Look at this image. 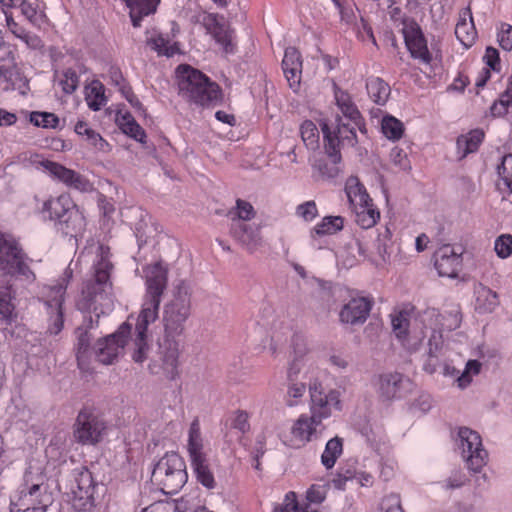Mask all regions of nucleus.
Instances as JSON below:
<instances>
[{"label": "nucleus", "instance_id": "f257e3e1", "mask_svg": "<svg viewBox=\"0 0 512 512\" xmlns=\"http://www.w3.org/2000/svg\"><path fill=\"white\" fill-rule=\"evenodd\" d=\"M192 311V288L185 281H179L173 290L172 299L164 305V337L160 344L162 371L166 378L174 380L179 375L180 337Z\"/></svg>", "mask_w": 512, "mask_h": 512}, {"label": "nucleus", "instance_id": "f03ea898", "mask_svg": "<svg viewBox=\"0 0 512 512\" xmlns=\"http://www.w3.org/2000/svg\"><path fill=\"white\" fill-rule=\"evenodd\" d=\"M143 277L145 294L136 322L134 339L136 350L132 355L133 360L138 363L146 359L148 326L158 318L161 300L167 288L168 268L162 261H155L143 268Z\"/></svg>", "mask_w": 512, "mask_h": 512}, {"label": "nucleus", "instance_id": "7ed1b4c3", "mask_svg": "<svg viewBox=\"0 0 512 512\" xmlns=\"http://www.w3.org/2000/svg\"><path fill=\"white\" fill-rule=\"evenodd\" d=\"M179 94L199 106L217 105L222 102L221 87L201 71L187 64L176 69Z\"/></svg>", "mask_w": 512, "mask_h": 512}, {"label": "nucleus", "instance_id": "20e7f679", "mask_svg": "<svg viewBox=\"0 0 512 512\" xmlns=\"http://www.w3.org/2000/svg\"><path fill=\"white\" fill-rule=\"evenodd\" d=\"M113 269L109 258H99L94 265L95 282H89L82 290L77 307L82 311H93L97 316L104 313L100 307L112 308V300L108 288H111L110 274Z\"/></svg>", "mask_w": 512, "mask_h": 512}, {"label": "nucleus", "instance_id": "39448f33", "mask_svg": "<svg viewBox=\"0 0 512 512\" xmlns=\"http://www.w3.org/2000/svg\"><path fill=\"white\" fill-rule=\"evenodd\" d=\"M37 209L45 219L65 225V228L71 232H80L86 226L83 212L69 193H61L56 197L51 196L42 201Z\"/></svg>", "mask_w": 512, "mask_h": 512}, {"label": "nucleus", "instance_id": "423d86ee", "mask_svg": "<svg viewBox=\"0 0 512 512\" xmlns=\"http://www.w3.org/2000/svg\"><path fill=\"white\" fill-rule=\"evenodd\" d=\"M186 451L197 481L207 489H214L216 482L210 468L208 454L205 450L204 438L198 417L192 420L187 431Z\"/></svg>", "mask_w": 512, "mask_h": 512}, {"label": "nucleus", "instance_id": "0eeeda50", "mask_svg": "<svg viewBox=\"0 0 512 512\" xmlns=\"http://www.w3.org/2000/svg\"><path fill=\"white\" fill-rule=\"evenodd\" d=\"M152 480L164 494L178 493L188 480L184 459L176 452H167L155 465Z\"/></svg>", "mask_w": 512, "mask_h": 512}, {"label": "nucleus", "instance_id": "6e6552de", "mask_svg": "<svg viewBox=\"0 0 512 512\" xmlns=\"http://www.w3.org/2000/svg\"><path fill=\"white\" fill-rule=\"evenodd\" d=\"M68 280L62 278L54 285H45L40 291V300L44 304L47 315V330L49 335H58L64 327L65 294Z\"/></svg>", "mask_w": 512, "mask_h": 512}, {"label": "nucleus", "instance_id": "1a4fd4ad", "mask_svg": "<svg viewBox=\"0 0 512 512\" xmlns=\"http://www.w3.org/2000/svg\"><path fill=\"white\" fill-rule=\"evenodd\" d=\"M356 130L358 127L351 122H342L340 117L337 118V126L334 130H331L328 124H323L325 151L333 163H338L341 160L340 147H354L357 144Z\"/></svg>", "mask_w": 512, "mask_h": 512}, {"label": "nucleus", "instance_id": "9d476101", "mask_svg": "<svg viewBox=\"0 0 512 512\" xmlns=\"http://www.w3.org/2000/svg\"><path fill=\"white\" fill-rule=\"evenodd\" d=\"M106 423L90 409H82L74 424V438L82 445H95L102 440Z\"/></svg>", "mask_w": 512, "mask_h": 512}, {"label": "nucleus", "instance_id": "9b49d317", "mask_svg": "<svg viewBox=\"0 0 512 512\" xmlns=\"http://www.w3.org/2000/svg\"><path fill=\"white\" fill-rule=\"evenodd\" d=\"M401 32L410 56L421 64L430 65L433 56L419 24L413 19H406L403 21Z\"/></svg>", "mask_w": 512, "mask_h": 512}, {"label": "nucleus", "instance_id": "f8f14e48", "mask_svg": "<svg viewBox=\"0 0 512 512\" xmlns=\"http://www.w3.org/2000/svg\"><path fill=\"white\" fill-rule=\"evenodd\" d=\"M458 436L468 468L479 472L486 465L488 459V453L482 446L480 435L476 431L462 427L459 429Z\"/></svg>", "mask_w": 512, "mask_h": 512}, {"label": "nucleus", "instance_id": "ddd939ff", "mask_svg": "<svg viewBox=\"0 0 512 512\" xmlns=\"http://www.w3.org/2000/svg\"><path fill=\"white\" fill-rule=\"evenodd\" d=\"M311 404V416L322 423L324 419L332 415L333 409H341L340 393L336 390H329L324 392L321 383L314 382L309 387Z\"/></svg>", "mask_w": 512, "mask_h": 512}, {"label": "nucleus", "instance_id": "4468645a", "mask_svg": "<svg viewBox=\"0 0 512 512\" xmlns=\"http://www.w3.org/2000/svg\"><path fill=\"white\" fill-rule=\"evenodd\" d=\"M130 332L131 326L123 323L115 333L99 340L94 352L96 359L105 365L112 364L123 352Z\"/></svg>", "mask_w": 512, "mask_h": 512}, {"label": "nucleus", "instance_id": "2eb2a0df", "mask_svg": "<svg viewBox=\"0 0 512 512\" xmlns=\"http://www.w3.org/2000/svg\"><path fill=\"white\" fill-rule=\"evenodd\" d=\"M39 166L53 180L64 184L68 188H72L81 192H88L92 189L90 181L79 172L67 168L66 166L51 160H42Z\"/></svg>", "mask_w": 512, "mask_h": 512}, {"label": "nucleus", "instance_id": "dca6fc26", "mask_svg": "<svg viewBox=\"0 0 512 512\" xmlns=\"http://www.w3.org/2000/svg\"><path fill=\"white\" fill-rule=\"evenodd\" d=\"M323 429V424L313 416L301 414L291 427L290 439L287 444L292 448H301L317 438Z\"/></svg>", "mask_w": 512, "mask_h": 512}, {"label": "nucleus", "instance_id": "f3484780", "mask_svg": "<svg viewBox=\"0 0 512 512\" xmlns=\"http://www.w3.org/2000/svg\"><path fill=\"white\" fill-rule=\"evenodd\" d=\"M334 98L336 105L342 115L361 132L366 131L365 119L359 111L357 105L353 101L352 96L338 86H334Z\"/></svg>", "mask_w": 512, "mask_h": 512}, {"label": "nucleus", "instance_id": "a211bd4d", "mask_svg": "<svg viewBox=\"0 0 512 512\" xmlns=\"http://www.w3.org/2000/svg\"><path fill=\"white\" fill-rule=\"evenodd\" d=\"M372 307L371 301L359 297L351 299L340 311V320L348 324L364 323Z\"/></svg>", "mask_w": 512, "mask_h": 512}, {"label": "nucleus", "instance_id": "6ab92c4d", "mask_svg": "<svg viewBox=\"0 0 512 512\" xmlns=\"http://www.w3.org/2000/svg\"><path fill=\"white\" fill-rule=\"evenodd\" d=\"M282 69L289 86L294 90L297 89L301 81L302 59L300 52L296 48H286L282 60Z\"/></svg>", "mask_w": 512, "mask_h": 512}, {"label": "nucleus", "instance_id": "aec40b11", "mask_svg": "<svg viewBox=\"0 0 512 512\" xmlns=\"http://www.w3.org/2000/svg\"><path fill=\"white\" fill-rule=\"evenodd\" d=\"M455 35L460 43L466 48H469L474 44L477 38V30L474 25L470 6L459 12V18L455 27Z\"/></svg>", "mask_w": 512, "mask_h": 512}, {"label": "nucleus", "instance_id": "412c9836", "mask_svg": "<svg viewBox=\"0 0 512 512\" xmlns=\"http://www.w3.org/2000/svg\"><path fill=\"white\" fill-rule=\"evenodd\" d=\"M145 42L158 56L173 57L180 51L177 42H172L168 34L161 33L157 30L147 31Z\"/></svg>", "mask_w": 512, "mask_h": 512}, {"label": "nucleus", "instance_id": "4be33fe9", "mask_svg": "<svg viewBox=\"0 0 512 512\" xmlns=\"http://www.w3.org/2000/svg\"><path fill=\"white\" fill-rule=\"evenodd\" d=\"M475 311L479 314H490L500 304L499 295L482 283L474 285Z\"/></svg>", "mask_w": 512, "mask_h": 512}, {"label": "nucleus", "instance_id": "5701e85b", "mask_svg": "<svg viewBox=\"0 0 512 512\" xmlns=\"http://www.w3.org/2000/svg\"><path fill=\"white\" fill-rule=\"evenodd\" d=\"M355 214L356 223L363 229L374 227L380 220V211L374 205L372 198L366 203H360L351 208Z\"/></svg>", "mask_w": 512, "mask_h": 512}, {"label": "nucleus", "instance_id": "b1692460", "mask_svg": "<svg viewBox=\"0 0 512 512\" xmlns=\"http://www.w3.org/2000/svg\"><path fill=\"white\" fill-rule=\"evenodd\" d=\"M5 20H6V26L9 29V31L18 39H20L22 42L25 43V45L30 49H40L43 46V42L41 38L33 34L29 31H27L23 26H21L19 23H17L12 13L5 12Z\"/></svg>", "mask_w": 512, "mask_h": 512}, {"label": "nucleus", "instance_id": "393cba45", "mask_svg": "<svg viewBox=\"0 0 512 512\" xmlns=\"http://www.w3.org/2000/svg\"><path fill=\"white\" fill-rule=\"evenodd\" d=\"M75 133L85 138L87 144L100 152H109V143L95 130H93L86 121L79 120L74 126Z\"/></svg>", "mask_w": 512, "mask_h": 512}, {"label": "nucleus", "instance_id": "a878e982", "mask_svg": "<svg viewBox=\"0 0 512 512\" xmlns=\"http://www.w3.org/2000/svg\"><path fill=\"white\" fill-rule=\"evenodd\" d=\"M75 484L76 488L73 489V493L76 496L80 499H93L95 482L92 473L86 467H82L76 471Z\"/></svg>", "mask_w": 512, "mask_h": 512}, {"label": "nucleus", "instance_id": "bb28decb", "mask_svg": "<svg viewBox=\"0 0 512 512\" xmlns=\"http://www.w3.org/2000/svg\"><path fill=\"white\" fill-rule=\"evenodd\" d=\"M300 371L297 360L293 361L288 369V389H287V404L295 406L306 392V385L302 382H294Z\"/></svg>", "mask_w": 512, "mask_h": 512}, {"label": "nucleus", "instance_id": "cd10ccee", "mask_svg": "<svg viewBox=\"0 0 512 512\" xmlns=\"http://www.w3.org/2000/svg\"><path fill=\"white\" fill-rule=\"evenodd\" d=\"M463 258H435L434 266L439 276L448 278H460L462 281L468 280V275L462 271Z\"/></svg>", "mask_w": 512, "mask_h": 512}, {"label": "nucleus", "instance_id": "c85d7f7f", "mask_svg": "<svg viewBox=\"0 0 512 512\" xmlns=\"http://www.w3.org/2000/svg\"><path fill=\"white\" fill-rule=\"evenodd\" d=\"M116 122L124 134L138 142H145L147 136L144 129L136 122L135 118L129 112L118 114Z\"/></svg>", "mask_w": 512, "mask_h": 512}, {"label": "nucleus", "instance_id": "c756f323", "mask_svg": "<svg viewBox=\"0 0 512 512\" xmlns=\"http://www.w3.org/2000/svg\"><path fill=\"white\" fill-rule=\"evenodd\" d=\"M366 89L369 98L378 105H384L391 94L389 84L379 77L368 78Z\"/></svg>", "mask_w": 512, "mask_h": 512}, {"label": "nucleus", "instance_id": "7c9ffc66", "mask_svg": "<svg viewBox=\"0 0 512 512\" xmlns=\"http://www.w3.org/2000/svg\"><path fill=\"white\" fill-rule=\"evenodd\" d=\"M345 193L347 195L350 207H354L360 203H366L371 197L365 186L356 176H350L345 183Z\"/></svg>", "mask_w": 512, "mask_h": 512}, {"label": "nucleus", "instance_id": "2f4dec72", "mask_svg": "<svg viewBox=\"0 0 512 512\" xmlns=\"http://www.w3.org/2000/svg\"><path fill=\"white\" fill-rule=\"evenodd\" d=\"M403 376L400 373H387L379 377V393L386 400L398 396Z\"/></svg>", "mask_w": 512, "mask_h": 512}, {"label": "nucleus", "instance_id": "473e14b6", "mask_svg": "<svg viewBox=\"0 0 512 512\" xmlns=\"http://www.w3.org/2000/svg\"><path fill=\"white\" fill-rule=\"evenodd\" d=\"M85 101L93 111H99L106 105L105 87L100 81H93L85 88Z\"/></svg>", "mask_w": 512, "mask_h": 512}, {"label": "nucleus", "instance_id": "72a5a7b5", "mask_svg": "<svg viewBox=\"0 0 512 512\" xmlns=\"http://www.w3.org/2000/svg\"><path fill=\"white\" fill-rule=\"evenodd\" d=\"M484 139V132L480 129H474L465 135L457 138V148L462 152V157L476 152Z\"/></svg>", "mask_w": 512, "mask_h": 512}, {"label": "nucleus", "instance_id": "f704fd0d", "mask_svg": "<svg viewBox=\"0 0 512 512\" xmlns=\"http://www.w3.org/2000/svg\"><path fill=\"white\" fill-rule=\"evenodd\" d=\"M343 452V441L339 437H334L325 445V449L321 455V463L326 469L334 467L337 459Z\"/></svg>", "mask_w": 512, "mask_h": 512}, {"label": "nucleus", "instance_id": "c9c22d12", "mask_svg": "<svg viewBox=\"0 0 512 512\" xmlns=\"http://www.w3.org/2000/svg\"><path fill=\"white\" fill-rule=\"evenodd\" d=\"M16 318L15 306L11 302L10 287L0 284V319L10 325Z\"/></svg>", "mask_w": 512, "mask_h": 512}, {"label": "nucleus", "instance_id": "e433bc0d", "mask_svg": "<svg viewBox=\"0 0 512 512\" xmlns=\"http://www.w3.org/2000/svg\"><path fill=\"white\" fill-rule=\"evenodd\" d=\"M344 227V218L342 216H325L317 223L313 232L318 236L333 235L341 231Z\"/></svg>", "mask_w": 512, "mask_h": 512}, {"label": "nucleus", "instance_id": "4c0bfd02", "mask_svg": "<svg viewBox=\"0 0 512 512\" xmlns=\"http://www.w3.org/2000/svg\"><path fill=\"white\" fill-rule=\"evenodd\" d=\"M77 362L78 367L81 370H85L86 361L90 354V346L92 341V336L87 330H82L78 328L77 331Z\"/></svg>", "mask_w": 512, "mask_h": 512}, {"label": "nucleus", "instance_id": "58836bf2", "mask_svg": "<svg viewBox=\"0 0 512 512\" xmlns=\"http://www.w3.org/2000/svg\"><path fill=\"white\" fill-rule=\"evenodd\" d=\"M381 130L387 139L397 141L403 136L404 125L397 118L387 115L382 118Z\"/></svg>", "mask_w": 512, "mask_h": 512}, {"label": "nucleus", "instance_id": "ea45409f", "mask_svg": "<svg viewBox=\"0 0 512 512\" xmlns=\"http://www.w3.org/2000/svg\"><path fill=\"white\" fill-rule=\"evenodd\" d=\"M512 106V75L508 77L507 86L499 99L495 101L490 110L493 116H503L508 112V108Z\"/></svg>", "mask_w": 512, "mask_h": 512}, {"label": "nucleus", "instance_id": "a19ab883", "mask_svg": "<svg viewBox=\"0 0 512 512\" xmlns=\"http://www.w3.org/2000/svg\"><path fill=\"white\" fill-rule=\"evenodd\" d=\"M256 215V211L252 204L246 200L238 198L236 200V205L232 209L229 210L228 216L231 220H239V221H250Z\"/></svg>", "mask_w": 512, "mask_h": 512}, {"label": "nucleus", "instance_id": "79ce46f5", "mask_svg": "<svg viewBox=\"0 0 512 512\" xmlns=\"http://www.w3.org/2000/svg\"><path fill=\"white\" fill-rule=\"evenodd\" d=\"M300 135L307 148L314 149L318 146L319 131L315 123L311 120H305L300 126Z\"/></svg>", "mask_w": 512, "mask_h": 512}, {"label": "nucleus", "instance_id": "37998d69", "mask_svg": "<svg viewBox=\"0 0 512 512\" xmlns=\"http://www.w3.org/2000/svg\"><path fill=\"white\" fill-rule=\"evenodd\" d=\"M22 259L0 257V272L3 275H26L28 268Z\"/></svg>", "mask_w": 512, "mask_h": 512}, {"label": "nucleus", "instance_id": "c03bdc74", "mask_svg": "<svg viewBox=\"0 0 512 512\" xmlns=\"http://www.w3.org/2000/svg\"><path fill=\"white\" fill-rule=\"evenodd\" d=\"M97 205L101 215L102 225L109 228L113 223V215L116 208L112 199H108L105 195H100L97 200Z\"/></svg>", "mask_w": 512, "mask_h": 512}, {"label": "nucleus", "instance_id": "a18cd8bd", "mask_svg": "<svg viewBox=\"0 0 512 512\" xmlns=\"http://www.w3.org/2000/svg\"><path fill=\"white\" fill-rule=\"evenodd\" d=\"M20 243L11 235L0 233V256H23Z\"/></svg>", "mask_w": 512, "mask_h": 512}, {"label": "nucleus", "instance_id": "49530a36", "mask_svg": "<svg viewBox=\"0 0 512 512\" xmlns=\"http://www.w3.org/2000/svg\"><path fill=\"white\" fill-rule=\"evenodd\" d=\"M30 122L37 127L55 129L59 125V118L51 112L34 111L30 114Z\"/></svg>", "mask_w": 512, "mask_h": 512}, {"label": "nucleus", "instance_id": "de8ad7c7", "mask_svg": "<svg viewBox=\"0 0 512 512\" xmlns=\"http://www.w3.org/2000/svg\"><path fill=\"white\" fill-rule=\"evenodd\" d=\"M250 414L246 410L237 409L233 411L230 417V427L239 431L242 435L248 433L251 429Z\"/></svg>", "mask_w": 512, "mask_h": 512}, {"label": "nucleus", "instance_id": "09e8293b", "mask_svg": "<svg viewBox=\"0 0 512 512\" xmlns=\"http://www.w3.org/2000/svg\"><path fill=\"white\" fill-rule=\"evenodd\" d=\"M211 33L216 42L224 48L226 53L233 52L231 34L224 25L215 23L211 28Z\"/></svg>", "mask_w": 512, "mask_h": 512}, {"label": "nucleus", "instance_id": "8fccbe9b", "mask_svg": "<svg viewBox=\"0 0 512 512\" xmlns=\"http://www.w3.org/2000/svg\"><path fill=\"white\" fill-rule=\"evenodd\" d=\"M59 85L66 94H72L79 85V76L72 68L65 69L59 78Z\"/></svg>", "mask_w": 512, "mask_h": 512}, {"label": "nucleus", "instance_id": "3c124183", "mask_svg": "<svg viewBox=\"0 0 512 512\" xmlns=\"http://www.w3.org/2000/svg\"><path fill=\"white\" fill-rule=\"evenodd\" d=\"M497 173L503 185L512 192V154L502 157V161L497 167Z\"/></svg>", "mask_w": 512, "mask_h": 512}, {"label": "nucleus", "instance_id": "603ef678", "mask_svg": "<svg viewBox=\"0 0 512 512\" xmlns=\"http://www.w3.org/2000/svg\"><path fill=\"white\" fill-rule=\"evenodd\" d=\"M392 327L396 337L400 340H405L408 334L409 321L407 313L400 311L392 316Z\"/></svg>", "mask_w": 512, "mask_h": 512}, {"label": "nucleus", "instance_id": "864d4df0", "mask_svg": "<svg viewBox=\"0 0 512 512\" xmlns=\"http://www.w3.org/2000/svg\"><path fill=\"white\" fill-rule=\"evenodd\" d=\"M482 60L485 64V68H489L491 71L495 73H501L502 64L500 54L495 47H486Z\"/></svg>", "mask_w": 512, "mask_h": 512}, {"label": "nucleus", "instance_id": "5fc2aeb1", "mask_svg": "<svg viewBox=\"0 0 512 512\" xmlns=\"http://www.w3.org/2000/svg\"><path fill=\"white\" fill-rule=\"evenodd\" d=\"M296 215L306 222L313 221L318 216V208L315 201H306L296 207Z\"/></svg>", "mask_w": 512, "mask_h": 512}, {"label": "nucleus", "instance_id": "6e6d98bb", "mask_svg": "<svg viewBox=\"0 0 512 512\" xmlns=\"http://www.w3.org/2000/svg\"><path fill=\"white\" fill-rule=\"evenodd\" d=\"M20 9L25 18L34 26H39L43 18L42 14H39L37 8L26 0H21Z\"/></svg>", "mask_w": 512, "mask_h": 512}, {"label": "nucleus", "instance_id": "4d7b16f0", "mask_svg": "<svg viewBox=\"0 0 512 512\" xmlns=\"http://www.w3.org/2000/svg\"><path fill=\"white\" fill-rule=\"evenodd\" d=\"M497 40L500 47L505 51L512 50V25L501 23L497 33Z\"/></svg>", "mask_w": 512, "mask_h": 512}, {"label": "nucleus", "instance_id": "13d9d810", "mask_svg": "<svg viewBox=\"0 0 512 512\" xmlns=\"http://www.w3.org/2000/svg\"><path fill=\"white\" fill-rule=\"evenodd\" d=\"M494 250L497 256H510L512 254V235L502 234L494 244Z\"/></svg>", "mask_w": 512, "mask_h": 512}, {"label": "nucleus", "instance_id": "bf43d9fd", "mask_svg": "<svg viewBox=\"0 0 512 512\" xmlns=\"http://www.w3.org/2000/svg\"><path fill=\"white\" fill-rule=\"evenodd\" d=\"M233 235L241 241L250 240L253 237V229L249 224L237 222L232 225Z\"/></svg>", "mask_w": 512, "mask_h": 512}, {"label": "nucleus", "instance_id": "052dcab7", "mask_svg": "<svg viewBox=\"0 0 512 512\" xmlns=\"http://www.w3.org/2000/svg\"><path fill=\"white\" fill-rule=\"evenodd\" d=\"M276 508L287 512H300L297 494L293 491H289L285 495L283 505Z\"/></svg>", "mask_w": 512, "mask_h": 512}, {"label": "nucleus", "instance_id": "680f3d73", "mask_svg": "<svg viewBox=\"0 0 512 512\" xmlns=\"http://www.w3.org/2000/svg\"><path fill=\"white\" fill-rule=\"evenodd\" d=\"M306 499L308 504H320L325 500V492L320 486L312 485L306 492Z\"/></svg>", "mask_w": 512, "mask_h": 512}, {"label": "nucleus", "instance_id": "e2e57ef3", "mask_svg": "<svg viewBox=\"0 0 512 512\" xmlns=\"http://www.w3.org/2000/svg\"><path fill=\"white\" fill-rule=\"evenodd\" d=\"M470 80L466 73L458 72L457 76L454 78L452 84L449 86L450 89L456 90L459 92H463L465 88L469 85Z\"/></svg>", "mask_w": 512, "mask_h": 512}, {"label": "nucleus", "instance_id": "0e129e2a", "mask_svg": "<svg viewBox=\"0 0 512 512\" xmlns=\"http://www.w3.org/2000/svg\"><path fill=\"white\" fill-rule=\"evenodd\" d=\"M88 255L94 254L95 256H109L110 248L100 242H93L85 248Z\"/></svg>", "mask_w": 512, "mask_h": 512}, {"label": "nucleus", "instance_id": "69168bd1", "mask_svg": "<svg viewBox=\"0 0 512 512\" xmlns=\"http://www.w3.org/2000/svg\"><path fill=\"white\" fill-rule=\"evenodd\" d=\"M492 72L493 71H491L489 68L483 67L481 71L478 73L477 78L475 80L476 88H484L487 82L491 79Z\"/></svg>", "mask_w": 512, "mask_h": 512}, {"label": "nucleus", "instance_id": "338daca9", "mask_svg": "<svg viewBox=\"0 0 512 512\" xmlns=\"http://www.w3.org/2000/svg\"><path fill=\"white\" fill-rule=\"evenodd\" d=\"M355 478L361 486L369 487L373 485L374 477L366 471H360L355 474Z\"/></svg>", "mask_w": 512, "mask_h": 512}, {"label": "nucleus", "instance_id": "774afa93", "mask_svg": "<svg viewBox=\"0 0 512 512\" xmlns=\"http://www.w3.org/2000/svg\"><path fill=\"white\" fill-rule=\"evenodd\" d=\"M141 512H170V509L164 502H155L150 506L142 509Z\"/></svg>", "mask_w": 512, "mask_h": 512}]
</instances>
